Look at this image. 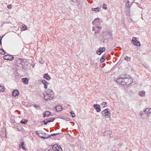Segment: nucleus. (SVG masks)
<instances>
[{"mask_svg":"<svg viewBox=\"0 0 151 151\" xmlns=\"http://www.w3.org/2000/svg\"><path fill=\"white\" fill-rule=\"evenodd\" d=\"M116 82L123 85H129L132 82V79L128 75L123 74L119 76L116 79Z\"/></svg>","mask_w":151,"mask_h":151,"instance_id":"f257e3e1","label":"nucleus"},{"mask_svg":"<svg viewBox=\"0 0 151 151\" xmlns=\"http://www.w3.org/2000/svg\"><path fill=\"white\" fill-rule=\"evenodd\" d=\"M44 95L45 99L47 101L52 100L54 97L53 92L50 89H48L47 92L44 93Z\"/></svg>","mask_w":151,"mask_h":151,"instance_id":"f03ea898","label":"nucleus"},{"mask_svg":"<svg viewBox=\"0 0 151 151\" xmlns=\"http://www.w3.org/2000/svg\"><path fill=\"white\" fill-rule=\"evenodd\" d=\"M101 27L97 26H94L92 28V31H94L95 35L97 33H99L101 31Z\"/></svg>","mask_w":151,"mask_h":151,"instance_id":"7ed1b4c3","label":"nucleus"},{"mask_svg":"<svg viewBox=\"0 0 151 151\" xmlns=\"http://www.w3.org/2000/svg\"><path fill=\"white\" fill-rule=\"evenodd\" d=\"M102 114L104 116L107 118H109L110 116L111 112L107 109H106L102 111Z\"/></svg>","mask_w":151,"mask_h":151,"instance_id":"20e7f679","label":"nucleus"},{"mask_svg":"<svg viewBox=\"0 0 151 151\" xmlns=\"http://www.w3.org/2000/svg\"><path fill=\"white\" fill-rule=\"evenodd\" d=\"M102 22L100 19L97 18L94 19L92 22V24L94 26H97L100 24Z\"/></svg>","mask_w":151,"mask_h":151,"instance_id":"39448f33","label":"nucleus"},{"mask_svg":"<svg viewBox=\"0 0 151 151\" xmlns=\"http://www.w3.org/2000/svg\"><path fill=\"white\" fill-rule=\"evenodd\" d=\"M4 58L5 60L12 61L14 59V57L12 55H7L4 56Z\"/></svg>","mask_w":151,"mask_h":151,"instance_id":"423d86ee","label":"nucleus"},{"mask_svg":"<svg viewBox=\"0 0 151 151\" xmlns=\"http://www.w3.org/2000/svg\"><path fill=\"white\" fill-rule=\"evenodd\" d=\"M106 48L104 47H100L97 51L96 53L99 55H100L101 53L105 51Z\"/></svg>","mask_w":151,"mask_h":151,"instance_id":"0eeeda50","label":"nucleus"},{"mask_svg":"<svg viewBox=\"0 0 151 151\" xmlns=\"http://www.w3.org/2000/svg\"><path fill=\"white\" fill-rule=\"evenodd\" d=\"M132 42L134 44V45L140 47V42L138 41V40H137V38H134V40L133 39L132 40Z\"/></svg>","mask_w":151,"mask_h":151,"instance_id":"6e6552de","label":"nucleus"},{"mask_svg":"<svg viewBox=\"0 0 151 151\" xmlns=\"http://www.w3.org/2000/svg\"><path fill=\"white\" fill-rule=\"evenodd\" d=\"M94 108L97 112H100L101 110L100 106L98 104H94L93 105Z\"/></svg>","mask_w":151,"mask_h":151,"instance_id":"1a4fd4ad","label":"nucleus"},{"mask_svg":"<svg viewBox=\"0 0 151 151\" xmlns=\"http://www.w3.org/2000/svg\"><path fill=\"white\" fill-rule=\"evenodd\" d=\"M51 114V112L49 111H45L43 113V116L44 117L49 116H50Z\"/></svg>","mask_w":151,"mask_h":151,"instance_id":"9d476101","label":"nucleus"},{"mask_svg":"<svg viewBox=\"0 0 151 151\" xmlns=\"http://www.w3.org/2000/svg\"><path fill=\"white\" fill-rule=\"evenodd\" d=\"M145 112L147 114V116H149L151 113V109L149 108H146L145 111Z\"/></svg>","mask_w":151,"mask_h":151,"instance_id":"9b49d317","label":"nucleus"},{"mask_svg":"<svg viewBox=\"0 0 151 151\" xmlns=\"http://www.w3.org/2000/svg\"><path fill=\"white\" fill-rule=\"evenodd\" d=\"M12 94L14 97H16L19 95V93L17 90H14L12 91Z\"/></svg>","mask_w":151,"mask_h":151,"instance_id":"f8f14e48","label":"nucleus"},{"mask_svg":"<svg viewBox=\"0 0 151 151\" xmlns=\"http://www.w3.org/2000/svg\"><path fill=\"white\" fill-rule=\"evenodd\" d=\"M23 60L21 58H19L17 60L16 63L17 64H19L21 65L22 66L23 65Z\"/></svg>","mask_w":151,"mask_h":151,"instance_id":"ddd939ff","label":"nucleus"},{"mask_svg":"<svg viewBox=\"0 0 151 151\" xmlns=\"http://www.w3.org/2000/svg\"><path fill=\"white\" fill-rule=\"evenodd\" d=\"M55 109L56 112H59L62 110V107L61 106L59 105L55 107Z\"/></svg>","mask_w":151,"mask_h":151,"instance_id":"4468645a","label":"nucleus"},{"mask_svg":"<svg viewBox=\"0 0 151 151\" xmlns=\"http://www.w3.org/2000/svg\"><path fill=\"white\" fill-rule=\"evenodd\" d=\"M60 146V145H58L57 144H55L52 146V148L54 150H56L58 151V149L59 148Z\"/></svg>","mask_w":151,"mask_h":151,"instance_id":"2eb2a0df","label":"nucleus"},{"mask_svg":"<svg viewBox=\"0 0 151 151\" xmlns=\"http://www.w3.org/2000/svg\"><path fill=\"white\" fill-rule=\"evenodd\" d=\"M101 43L103 44L106 43L108 41V38H101L100 40Z\"/></svg>","mask_w":151,"mask_h":151,"instance_id":"dca6fc26","label":"nucleus"},{"mask_svg":"<svg viewBox=\"0 0 151 151\" xmlns=\"http://www.w3.org/2000/svg\"><path fill=\"white\" fill-rule=\"evenodd\" d=\"M29 79L28 78H23L22 79V81L25 84H27L28 83Z\"/></svg>","mask_w":151,"mask_h":151,"instance_id":"f3484780","label":"nucleus"},{"mask_svg":"<svg viewBox=\"0 0 151 151\" xmlns=\"http://www.w3.org/2000/svg\"><path fill=\"white\" fill-rule=\"evenodd\" d=\"M24 143L23 142H22L19 145V147L20 148H21L23 150H27V149L24 146Z\"/></svg>","mask_w":151,"mask_h":151,"instance_id":"a211bd4d","label":"nucleus"},{"mask_svg":"<svg viewBox=\"0 0 151 151\" xmlns=\"http://www.w3.org/2000/svg\"><path fill=\"white\" fill-rule=\"evenodd\" d=\"M101 8L99 7H97L96 8H92L91 10L93 11H95L96 12H99Z\"/></svg>","mask_w":151,"mask_h":151,"instance_id":"6ab92c4d","label":"nucleus"},{"mask_svg":"<svg viewBox=\"0 0 151 151\" xmlns=\"http://www.w3.org/2000/svg\"><path fill=\"white\" fill-rule=\"evenodd\" d=\"M139 95L141 96H144L145 95V92L144 91H142L139 92Z\"/></svg>","mask_w":151,"mask_h":151,"instance_id":"aec40b11","label":"nucleus"},{"mask_svg":"<svg viewBox=\"0 0 151 151\" xmlns=\"http://www.w3.org/2000/svg\"><path fill=\"white\" fill-rule=\"evenodd\" d=\"M111 133V130H109L105 131L104 132V135H110Z\"/></svg>","mask_w":151,"mask_h":151,"instance_id":"412c9836","label":"nucleus"},{"mask_svg":"<svg viewBox=\"0 0 151 151\" xmlns=\"http://www.w3.org/2000/svg\"><path fill=\"white\" fill-rule=\"evenodd\" d=\"M53 122V120H50L49 119H46L42 121L45 125L47 124L48 122Z\"/></svg>","mask_w":151,"mask_h":151,"instance_id":"4be33fe9","label":"nucleus"},{"mask_svg":"<svg viewBox=\"0 0 151 151\" xmlns=\"http://www.w3.org/2000/svg\"><path fill=\"white\" fill-rule=\"evenodd\" d=\"M5 88L4 86L0 84V92H3L5 91Z\"/></svg>","mask_w":151,"mask_h":151,"instance_id":"5701e85b","label":"nucleus"},{"mask_svg":"<svg viewBox=\"0 0 151 151\" xmlns=\"http://www.w3.org/2000/svg\"><path fill=\"white\" fill-rule=\"evenodd\" d=\"M43 77L45 78H46L47 80H49L50 78V76L47 74H44Z\"/></svg>","mask_w":151,"mask_h":151,"instance_id":"b1692460","label":"nucleus"},{"mask_svg":"<svg viewBox=\"0 0 151 151\" xmlns=\"http://www.w3.org/2000/svg\"><path fill=\"white\" fill-rule=\"evenodd\" d=\"M106 57V56L105 55H103L102 56L100 60V62L102 63L103 62H104V60H105V59Z\"/></svg>","mask_w":151,"mask_h":151,"instance_id":"393cba45","label":"nucleus"},{"mask_svg":"<svg viewBox=\"0 0 151 151\" xmlns=\"http://www.w3.org/2000/svg\"><path fill=\"white\" fill-rule=\"evenodd\" d=\"M107 34L108 35V37H112V33L111 31L110 30H108L107 31Z\"/></svg>","mask_w":151,"mask_h":151,"instance_id":"a878e982","label":"nucleus"},{"mask_svg":"<svg viewBox=\"0 0 151 151\" xmlns=\"http://www.w3.org/2000/svg\"><path fill=\"white\" fill-rule=\"evenodd\" d=\"M131 59V58L129 57L128 56H126L124 58V60L127 61V62H128L129 61H130Z\"/></svg>","mask_w":151,"mask_h":151,"instance_id":"bb28decb","label":"nucleus"},{"mask_svg":"<svg viewBox=\"0 0 151 151\" xmlns=\"http://www.w3.org/2000/svg\"><path fill=\"white\" fill-rule=\"evenodd\" d=\"M28 121V120L27 119H24V121L23 120L20 121V122L22 124H26Z\"/></svg>","mask_w":151,"mask_h":151,"instance_id":"cd10ccee","label":"nucleus"},{"mask_svg":"<svg viewBox=\"0 0 151 151\" xmlns=\"http://www.w3.org/2000/svg\"><path fill=\"white\" fill-rule=\"evenodd\" d=\"M0 53L2 54H4L5 53V51L3 49H0Z\"/></svg>","mask_w":151,"mask_h":151,"instance_id":"c85d7f7f","label":"nucleus"},{"mask_svg":"<svg viewBox=\"0 0 151 151\" xmlns=\"http://www.w3.org/2000/svg\"><path fill=\"white\" fill-rule=\"evenodd\" d=\"M106 103L105 102H103L101 104V105L104 107L106 106Z\"/></svg>","mask_w":151,"mask_h":151,"instance_id":"c756f323","label":"nucleus"},{"mask_svg":"<svg viewBox=\"0 0 151 151\" xmlns=\"http://www.w3.org/2000/svg\"><path fill=\"white\" fill-rule=\"evenodd\" d=\"M42 82L44 84V85L48 84L47 82L45 80H42Z\"/></svg>","mask_w":151,"mask_h":151,"instance_id":"7c9ffc66","label":"nucleus"},{"mask_svg":"<svg viewBox=\"0 0 151 151\" xmlns=\"http://www.w3.org/2000/svg\"><path fill=\"white\" fill-rule=\"evenodd\" d=\"M134 1V0H128L127 2L129 3H132Z\"/></svg>","mask_w":151,"mask_h":151,"instance_id":"2f4dec72","label":"nucleus"},{"mask_svg":"<svg viewBox=\"0 0 151 151\" xmlns=\"http://www.w3.org/2000/svg\"><path fill=\"white\" fill-rule=\"evenodd\" d=\"M70 114H71L72 117H75V114L73 111H71L70 112Z\"/></svg>","mask_w":151,"mask_h":151,"instance_id":"473e14b6","label":"nucleus"},{"mask_svg":"<svg viewBox=\"0 0 151 151\" xmlns=\"http://www.w3.org/2000/svg\"><path fill=\"white\" fill-rule=\"evenodd\" d=\"M106 5L105 4H104L103 6V8L105 9H107V7H106Z\"/></svg>","mask_w":151,"mask_h":151,"instance_id":"72a5a7b5","label":"nucleus"},{"mask_svg":"<svg viewBox=\"0 0 151 151\" xmlns=\"http://www.w3.org/2000/svg\"><path fill=\"white\" fill-rule=\"evenodd\" d=\"M22 27L24 29H23L24 30H25L27 28L26 26L25 25H22Z\"/></svg>","mask_w":151,"mask_h":151,"instance_id":"f704fd0d","label":"nucleus"},{"mask_svg":"<svg viewBox=\"0 0 151 151\" xmlns=\"http://www.w3.org/2000/svg\"><path fill=\"white\" fill-rule=\"evenodd\" d=\"M59 134V133H56V134H50V136H56V135Z\"/></svg>","mask_w":151,"mask_h":151,"instance_id":"c9c22d12","label":"nucleus"},{"mask_svg":"<svg viewBox=\"0 0 151 151\" xmlns=\"http://www.w3.org/2000/svg\"><path fill=\"white\" fill-rule=\"evenodd\" d=\"M38 136L39 137L41 138H42V139H46V137H45L43 136H40V135L39 134V135H38Z\"/></svg>","mask_w":151,"mask_h":151,"instance_id":"e433bc0d","label":"nucleus"},{"mask_svg":"<svg viewBox=\"0 0 151 151\" xmlns=\"http://www.w3.org/2000/svg\"><path fill=\"white\" fill-rule=\"evenodd\" d=\"M59 148L58 149V151H63L62 148L61 146H60Z\"/></svg>","mask_w":151,"mask_h":151,"instance_id":"4c0bfd02","label":"nucleus"},{"mask_svg":"<svg viewBox=\"0 0 151 151\" xmlns=\"http://www.w3.org/2000/svg\"><path fill=\"white\" fill-rule=\"evenodd\" d=\"M12 5H9L7 6L8 8L10 9L12 8Z\"/></svg>","mask_w":151,"mask_h":151,"instance_id":"58836bf2","label":"nucleus"},{"mask_svg":"<svg viewBox=\"0 0 151 151\" xmlns=\"http://www.w3.org/2000/svg\"><path fill=\"white\" fill-rule=\"evenodd\" d=\"M34 106L36 108H37L38 107H39V106L36 105V104H34Z\"/></svg>","mask_w":151,"mask_h":151,"instance_id":"ea45409f","label":"nucleus"},{"mask_svg":"<svg viewBox=\"0 0 151 151\" xmlns=\"http://www.w3.org/2000/svg\"><path fill=\"white\" fill-rule=\"evenodd\" d=\"M55 119L53 117H52L50 118V120H53V121L55 120Z\"/></svg>","mask_w":151,"mask_h":151,"instance_id":"a19ab883","label":"nucleus"},{"mask_svg":"<svg viewBox=\"0 0 151 151\" xmlns=\"http://www.w3.org/2000/svg\"><path fill=\"white\" fill-rule=\"evenodd\" d=\"M47 84L44 85V87L45 88H47Z\"/></svg>","mask_w":151,"mask_h":151,"instance_id":"79ce46f5","label":"nucleus"},{"mask_svg":"<svg viewBox=\"0 0 151 151\" xmlns=\"http://www.w3.org/2000/svg\"><path fill=\"white\" fill-rule=\"evenodd\" d=\"M35 133L36 134L38 135L39 134L38 131H36Z\"/></svg>","mask_w":151,"mask_h":151,"instance_id":"37998d69","label":"nucleus"},{"mask_svg":"<svg viewBox=\"0 0 151 151\" xmlns=\"http://www.w3.org/2000/svg\"><path fill=\"white\" fill-rule=\"evenodd\" d=\"M2 38H0V43L1 44V40H2Z\"/></svg>","mask_w":151,"mask_h":151,"instance_id":"c03bdc74","label":"nucleus"},{"mask_svg":"<svg viewBox=\"0 0 151 151\" xmlns=\"http://www.w3.org/2000/svg\"><path fill=\"white\" fill-rule=\"evenodd\" d=\"M66 119H65V120H66L67 121H69L70 120V119L69 118H66Z\"/></svg>","mask_w":151,"mask_h":151,"instance_id":"a18cd8bd","label":"nucleus"},{"mask_svg":"<svg viewBox=\"0 0 151 151\" xmlns=\"http://www.w3.org/2000/svg\"><path fill=\"white\" fill-rule=\"evenodd\" d=\"M50 136H50V135L49 136H48V137H46V139L48 138H50Z\"/></svg>","mask_w":151,"mask_h":151,"instance_id":"49530a36","label":"nucleus"},{"mask_svg":"<svg viewBox=\"0 0 151 151\" xmlns=\"http://www.w3.org/2000/svg\"><path fill=\"white\" fill-rule=\"evenodd\" d=\"M73 2H75L77 1V0H71Z\"/></svg>","mask_w":151,"mask_h":151,"instance_id":"de8ad7c7","label":"nucleus"},{"mask_svg":"<svg viewBox=\"0 0 151 151\" xmlns=\"http://www.w3.org/2000/svg\"><path fill=\"white\" fill-rule=\"evenodd\" d=\"M39 62L41 63V64H43L44 63V62H42L41 61H39Z\"/></svg>","mask_w":151,"mask_h":151,"instance_id":"09e8293b","label":"nucleus"},{"mask_svg":"<svg viewBox=\"0 0 151 151\" xmlns=\"http://www.w3.org/2000/svg\"><path fill=\"white\" fill-rule=\"evenodd\" d=\"M139 114H140V115H143V114L142 113H140Z\"/></svg>","mask_w":151,"mask_h":151,"instance_id":"8fccbe9b","label":"nucleus"},{"mask_svg":"<svg viewBox=\"0 0 151 151\" xmlns=\"http://www.w3.org/2000/svg\"><path fill=\"white\" fill-rule=\"evenodd\" d=\"M4 35L2 37L0 36V38H3V37H4Z\"/></svg>","mask_w":151,"mask_h":151,"instance_id":"3c124183","label":"nucleus"},{"mask_svg":"<svg viewBox=\"0 0 151 151\" xmlns=\"http://www.w3.org/2000/svg\"><path fill=\"white\" fill-rule=\"evenodd\" d=\"M133 38H136V37H133Z\"/></svg>","mask_w":151,"mask_h":151,"instance_id":"603ef678","label":"nucleus"}]
</instances>
